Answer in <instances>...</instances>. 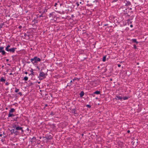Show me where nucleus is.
Wrapping results in <instances>:
<instances>
[{
  "label": "nucleus",
  "instance_id": "f257e3e1",
  "mask_svg": "<svg viewBox=\"0 0 148 148\" xmlns=\"http://www.w3.org/2000/svg\"><path fill=\"white\" fill-rule=\"evenodd\" d=\"M40 59L37 57H35L33 58L30 59L31 62L33 64H36L38 62H40Z\"/></svg>",
  "mask_w": 148,
  "mask_h": 148
},
{
  "label": "nucleus",
  "instance_id": "f03ea898",
  "mask_svg": "<svg viewBox=\"0 0 148 148\" xmlns=\"http://www.w3.org/2000/svg\"><path fill=\"white\" fill-rule=\"evenodd\" d=\"M47 75V74L43 72H40L38 77L40 79L42 80L45 78Z\"/></svg>",
  "mask_w": 148,
  "mask_h": 148
},
{
  "label": "nucleus",
  "instance_id": "7ed1b4c3",
  "mask_svg": "<svg viewBox=\"0 0 148 148\" xmlns=\"http://www.w3.org/2000/svg\"><path fill=\"white\" fill-rule=\"evenodd\" d=\"M4 48L3 47H0V53H1L2 55H5V51L3 50Z\"/></svg>",
  "mask_w": 148,
  "mask_h": 148
},
{
  "label": "nucleus",
  "instance_id": "20e7f679",
  "mask_svg": "<svg viewBox=\"0 0 148 148\" xmlns=\"http://www.w3.org/2000/svg\"><path fill=\"white\" fill-rule=\"evenodd\" d=\"M16 49V48H12L9 49L7 51H10V52H12V53H14L15 51V49Z\"/></svg>",
  "mask_w": 148,
  "mask_h": 148
},
{
  "label": "nucleus",
  "instance_id": "39448f33",
  "mask_svg": "<svg viewBox=\"0 0 148 148\" xmlns=\"http://www.w3.org/2000/svg\"><path fill=\"white\" fill-rule=\"evenodd\" d=\"M16 130H21L22 132H23V130L22 129V127L19 126H17L16 127Z\"/></svg>",
  "mask_w": 148,
  "mask_h": 148
},
{
  "label": "nucleus",
  "instance_id": "423d86ee",
  "mask_svg": "<svg viewBox=\"0 0 148 148\" xmlns=\"http://www.w3.org/2000/svg\"><path fill=\"white\" fill-rule=\"evenodd\" d=\"M122 98V97L121 96H119V95H116V98H115V99H121Z\"/></svg>",
  "mask_w": 148,
  "mask_h": 148
},
{
  "label": "nucleus",
  "instance_id": "0eeeda50",
  "mask_svg": "<svg viewBox=\"0 0 148 148\" xmlns=\"http://www.w3.org/2000/svg\"><path fill=\"white\" fill-rule=\"evenodd\" d=\"M15 111V109L13 108H12L9 110V113H12Z\"/></svg>",
  "mask_w": 148,
  "mask_h": 148
},
{
  "label": "nucleus",
  "instance_id": "6e6552de",
  "mask_svg": "<svg viewBox=\"0 0 148 148\" xmlns=\"http://www.w3.org/2000/svg\"><path fill=\"white\" fill-rule=\"evenodd\" d=\"M14 116V115L13 114H12V113H9V114H8V117H11L12 116Z\"/></svg>",
  "mask_w": 148,
  "mask_h": 148
},
{
  "label": "nucleus",
  "instance_id": "1a4fd4ad",
  "mask_svg": "<svg viewBox=\"0 0 148 148\" xmlns=\"http://www.w3.org/2000/svg\"><path fill=\"white\" fill-rule=\"evenodd\" d=\"M43 138H45L48 140H51L52 138L51 136H45V137H43Z\"/></svg>",
  "mask_w": 148,
  "mask_h": 148
},
{
  "label": "nucleus",
  "instance_id": "9d476101",
  "mask_svg": "<svg viewBox=\"0 0 148 148\" xmlns=\"http://www.w3.org/2000/svg\"><path fill=\"white\" fill-rule=\"evenodd\" d=\"M132 41L133 42H135L137 44L138 43V42L137 41L136 39H133L132 40Z\"/></svg>",
  "mask_w": 148,
  "mask_h": 148
},
{
  "label": "nucleus",
  "instance_id": "9b49d317",
  "mask_svg": "<svg viewBox=\"0 0 148 148\" xmlns=\"http://www.w3.org/2000/svg\"><path fill=\"white\" fill-rule=\"evenodd\" d=\"M16 131H15V130L14 129H12L10 130V132L11 133V134H12L13 133H15V132H16Z\"/></svg>",
  "mask_w": 148,
  "mask_h": 148
},
{
  "label": "nucleus",
  "instance_id": "f8f14e48",
  "mask_svg": "<svg viewBox=\"0 0 148 148\" xmlns=\"http://www.w3.org/2000/svg\"><path fill=\"white\" fill-rule=\"evenodd\" d=\"M84 95V93L83 91H81L79 94V95L80 97H82Z\"/></svg>",
  "mask_w": 148,
  "mask_h": 148
},
{
  "label": "nucleus",
  "instance_id": "ddd939ff",
  "mask_svg": "<svg viewBox=\"0 0 148 148\" xmlns=\"http://www.w3.org/2000/svg\"><path fill=\"white\" fill-rule=\"evenodd\" d=\"M0 81L1 82H5V79L3 77H1L0 79Z\"/></svg>",
  "mask_w": 148,
  "mask_h": 148
},
{
  "label": "nucleus",
  "instance_id": "4468645a",
  "mask_svg": "<svg viewBox=\"0 0 148 148\" xmlns=\"http://www.w3.org/2000/svg\"><path fill=\"white\" fill-rule=\"evenodd\" d=\"M10 45H8L5 48V50L7 51L9 49V48L10 47Z\"/></svg>",
  "mask_w": 148,
  "mask_h": 148
},
{
  "label": "nucleus",
  "instance_id": "2eb2a0df",
  "mask_svg": "<svg viewBox=\"0 0 148 148\" xmlns=\"http://www.w3.org/2000/svg\"><path fill=\"white\" fill-rule=\"evenodd\" d=\"M100 92L99 91H96L94 92V94H96L97 95L99 94H100Z\"/></svg>",
  "mask_w": 148,
  "mask_h": 148
},
{
  "label": "nucleus",
  "instance_id": "dca6fc26",
  "mask_svg": "<svg viewBox=\"0 0 148 148\" xmlns=\"http://www.w3.org/2000/svg\"><path fill=\"white\" fill-rule=\"evenodd\" d=\"M19 90V89L17 88H15V92H18Z\"/></svg>",
  "mask_w": 148,
  "mask_h": 148
},
{
  "label": "nucleus",
  "instance_id": "f3484780",
  "mask_svg": "<svg viewBox=\"0 0 148 148\" xmlns=\"http://www.w3.org/2000/svg\"><path fill=\"white\" fill-rule=\"evenodd\" d=\"M28 77H27V76H25L24 78V79L25 81H27L28 80Z\"/></svg>",
  "mask_w": 148,
  "mask_h": 148
},
{
  "label": "nucleus",
  "instance_id": "a211bd4d",
  "mask_svg": "<svg viewBox=\"0 0 148 148\" xmlns=\"http://www.w3.org/2000/svg\"><path fill=\"white\" fill-rule=\"evenodd\" d=\"M106 60V56H104L103 57L102 61L103 62H105V61Z\"/></svg>",
  "mask_w": 148,
  "mask_h": 148
},
{
  "label": "nucleus",
  "instance_id": "6ab92c4d",
  "mask_svg": "<svg viewBox=\"0 0 148 148\" xmlns=\"http://www.w3.org/2000/svg\"><path fill=\"white\" fill-rule=\"evenodd\" d=\"M123 98V100H127V99H128V97H124Z\"/></svg>",
  "mask_w": 148,
  "mask_h": 148
},
{
  "label": "nucleus",
  "instance_id": "aec40b11",
  "mask_svg": "<svg viewBox=\"0 0 148 148\" xmlns=\"http://www.w3.org/2000/svg\"><path fill=\"white\" fill-rule=\"evenodd\" d=\"M34 72H33V70L32 71V73L30 74V75H34Z\"/></svg>",
  "mask_w": 148,
  "mask_h": 148
},
{
  "label": "nucleus",
  "instance_id": "412c9836",
  "mask_svg": "<svg viewBox=\"0 0 148 148\" xmlns=\"http://www.w3.org/2000/svg\"><path fill=\"white\" fill-rule=\"evenodd\" d=\"M126 4L127 5H130L131 4V3L129 1H128Z\"/></svg>",
  "mask_w": 148,
  "mask_h": 148
},
{
  "label": "nucleus",
  "instance_id": "4be33fe9",
  "mask_svg": "<svg viewBox=\"0 0 148 148\" xmlns=\"http://www.w3.org/2000/svg\"><path fill=\"white\" fill-rule=\"evenodd\" d=\"M18 94L20 95V96H21L22 95V93L21 92H19Z\"/></svg>",
  "mask_w": 148,
  "mask_h": 148
},
{
  "label": "nucleus",
  "instance_id": "5701e85b",
  "mask_svg": "<svg viewBox=\"0 0 148 148\" xmlns=\"http://www.w3.org/2000/svg\"><path fill=\"white\" fill-rule=\"evenodd\" d=\"M134 49H136L137 47L135 45H134Z\"/></svg>",
  "mask_w": 148,
  "mask_h": 148
},
{
  "label": "nucleus",
  "instance_id": "b1692460",
  "mask_svg": "<svg viewBox=\"0 0 148 148\" xmlns=\"http://www.w3.org/2000/svg\"><path fill=\"white\" fill-rule=\"evenodd\" d=\"M86 106L89 108H90L91 107V106L89 105H86Z\"/></svg>",
  "mask_w": 148,
  "mask_h": 148
},
{
  "label": "nucleus",
  "instance_id": "393cba45",
  "mask_svg": "<svg viewBox=\"0 0 148 148\" xmlns=\"http://www.w3.org/2000/svg\"><path fill=\"white\" fill-rule=\"evenodd\" d=\"M76 4L77 6H78L79 5V4L78 2L76 3Z\"/></svg>",
  "mask_w": 148,
  "mask_h": 148
},
{
  "label": "nucleus",
  "instance_id": "a878e982",
  "mask_svg": "<svg viewBox=\"0 0 148 148\" xmlns=\"http://www.w3.org/2000/svg\"><path fill=\"white\" fill-rule=\"evenodd\" d=\"M117 1H118V0H114L112 1V2L113 3V2H115Z\"/></svg>",
  "mask_w": 148,
  "mask_h": 148
},
{
  "label": "nucleus",
  "instance_id": "bb28decb",
  "mask_svg": "<svg viewBox=\"0 0 148 148\" xmlns=\"http://www.w3.org/2000/svg\"><path fill=\"white\" fill-rule=\"evenodd\" d=\"M16 127H17L16 126V125H14V126H12V127H13V128H15V129H16Z\"/></svg>",
  "mask_w": 148,
  "mask_h": 148
},
{
  "label": "nucleus",
  "instance_id": "cd10ccee",
  "mask_svg": "<svg viewBox=\"0 0 148 148\" xmlns=\"http://www.w3.org/2000/svg\"><path fill=\"white\" fill-rule=\"evenodd\" d=\"M72 82V81L71 80V81H70V83L69 86H71L72 85V84H71V83Z\"/></svg>",
  "mask_w": 148,
  "mask_h": 148
},
{
  "label": "nucleus",
  "instance_id": "c85d7f7f",
  "mask_svg": "<svg viewBox=\"0 0 148 148\" xmlns=\"http://www.w3.org/2000/svg\"><path fill=\"white\" fill-rule=\"evenodd\" d=\"M57 5V3H55V5H54V6H55V7L56 6V5Z\"/></svg>",
  "mask_w": 148,
  "mask_h": 148
},
{
  "label": "nucleus",
  "instance_id": "c756f323",
  "mask_svg": "<svg viewBox=\"0 0 148 148\" xmlns=\"http://www.w3.org/2000/svg\"><path fill=\"white\" fill-rule=\"evenodd\" d=\"M19 28V29H21V28H22V26L20 25V26H19V27H18Z\"/></svg>",
  "mask_w": 148,
  "mask_h": 148
},
{
  "label": "nucleus",
  "instance_id": "7c9ffc66",
  "mask_svg": "<svg viewBox=\"0 0 148 148\" xmlns=\"http://www.w3.org/2000/svg\"><path fill=\"white\" fill-rule=\"evenodd\" d=\"M118 67H120L121 66V65L120 64H119L118 65Z\"/></svg>",
  "mask_w": 148,
  "mask_h": 148
},
{
  "label": "nucleus",
  "instance_id": "2f4dec72",
  "mask_svg": "<svg viewBox=\"0 0 148 148\" xmlns=\"http://www.w3.org/2000/svg\"><path fill=\"white\" fill-rule=\"evenodd\" d=\"M9 74L10 75H13V74L12 73H10Z\"/></svg>",
  "mask_w": 148,
  "mask_h": 148
},
{
  "label": "nucleus",
  "instance_id": "473e14b6",
  "mask_svg": "<svg viewBox=\"0 0 148 148\" xmlns=\"http://www.w3.org/2000/svg\"><path fill=\"white\" fill-rule=\"evenodd\" d=\"M25 73L26 74H27V72L26 71L25 72Z\"/></svg>",
  "mask_w": 148,
  "mask_h": 148
},
{
  "label": "nucleus",
  "instance_id": "72a5a7b5",
  "mask_svg": "<svg viewBox=\"0 0 148 148\" xmlns=\"http://www.w3.org/2000/svg\"><path fill=\"white\" fill-rule=\"evenodd\" d=\"M130 27H133V25H130Z\"/></svg>",
  "mask_w": 148,
  "mask_h": 148
},
{
  "label": "nucleus",
  "instance_id": "f704fd0d",
  "mask_svg": "<svg viewBox=\"0 0 148 148\" xmlns=\"http://www.w3.org/2000/svg\"><path fill=\"white\" fill-rule=\"evenodd\" d=\"M8 84H8V82H7V83H6L5 84H6V85H8Z\"/></svg>",
  "mask_w": 148,
  "mask_h": 148
},
{
  "label": "nucleus",
  "instance_id": "c9c22d12",
  "mask_svg": "<svg viewBox=\"0 0 148 148\" xmlns=\"http://www.w3.org/2000/svg\"><path fill=\"white\" fill-rule=\"evenodd\" d=\"M76 80V79H73V81H74L75 80Z\"/></svg>",
  "mask_w": 148,
  "mask_h": 148
},
{
  "label": "nucleus",
  "instance_id": "e433bc0d",
  "mask_svg": "<svg viewBox=\"0 0 148 148\" xmlns=\"http://www.w3.org/2000/svg\"><path fill=\"white\" fill-rule=\"evenodd\" d=\"M127 133H129L130 132V131L129 130H128L127 131Z\"/></svg>",
  "mask_w": 148,
  "mask_h": 148
},
{
  "label": "nucleus",
  "instance_id": "4c0bfd02",
  "mask_svg": "<svg viewBox=\"0 0 148 148\" xmlns=\"http://www.w3.org/2000/svg\"><path fill=\"white\" fill-rule=\"evenodd\" d=\"M2 134H0V137L2 136Z\"/></svg>",
  "mask_w": 148,
  "mask_h": 148
},
{
  "label": "nucleus",
  "instance_id": "58836bf2",
  "mask_svg": "<svg viewBox=\"0 0 148 148\" xmlns=\"http://www.w3.org/2000/svg\"><path fill=\"white\" fill-rule=\"evenodd\" d=\"M108 25V24H105L104 25L105 26H106Z\"/></svg>",
  "mask_w": 148,
  "mask_h": 148
},
{
  "label": "nucleus",
  "instance_id": "ea45409f",
  "mask_svg": "<svg viewBox=\"0 0 148 148\" xmlns=\"http://www.w3.org/2000/svg\"><path fill=\"white\" fill-rule=\"evenodd\" d=\"M47 106V104H45V107H46V106Z\"/></svg>",
  "mask_w": 148,
  "mask_h": 148
},
{
  "label": "nucleus",
  "instance_id": "a19ab883",
  "mask_svg": "<svg viewBox=\"0 0 148 148\" xmlns=\"http://www.w3.org/2000/svg\"><path fill=\"white\" fill-rule=\"evenodd\" d=\"M1 27H2L0 25V29L1 28Z\"/></svg>",
  "mask_w": 148,
  "mask_h": 148
},
{
  "label": "nucleus",
  "instance_id": "79ce46f5",
  "mask_svg": "<svg viewBox=\"0 0 148 148\" xmlns=\"http://www.w3.org/2000/svg\"><path fill=\"white\" fill-rule=\"evenodd\" d=\"M110 80L111 81H112V79H110Z\"/></svg>",
  "mask_w": 148,
  "mask_h": 148
},
{
  "label": "nucleus",
  "instance_id": "37998d69",
  "mask_svg": "<svg viewBox=\"0 0 148 148\" xmlns=\"http://www.w3.org/2000/svg\"><path fill=\"white\" fill-rule=\"evenodd\" d=\"M34 138L35 139V138L34 137H33V139H34Z\"/></svg>",
  "mask_w": 148,
  "mask_h": 148
},
{
  "label": "nucleus",
  "instance_id": "c03bdc74",
  "mask_svg": "<svg viewBox=\"0 0 148 148\" xmlns=\"http://www.w3.org/2000/svg\"><path fill=\"white\" fill-rule=\"evenodd\" d=\"M38 84H40V82H38Z\"/></svg>",
  "mask_w": 148,
  "mask_h": 148
},
{
  "label": "nucleus",
  "instance_id": "a18cd8bd",
  "mask_svg": "<svg viewBox=\"0 0 148 148\" xmlns=\"http://www.w3.org/2000/svg\"><path fill=\"white\" fill-rule=\"evenodd\" d=\"M83 135H84V134H82V136H83Z\"/></svg>",
  "mask_w": 148,
  "mask_h": 148
},
{
  "label": "nucleus",
  "instance_id": "49530a36",
  "mask_svg": "<svg viewBox=\"0 0 148 148\" xmlns=\"http://www.w3.org/2000/svg\"><path fill=\"white\" fill-rule=\"evenodd\" d=\"M80 3L81 4V3H82V2H80Z\"/></svg>",
  "mask_w": 148,
  "mask_h": 148
},
{
  "label": "nucleus",
  "instance_id": "de8ad7c7",
  "mask_svg": "<svg viewBox=\"0 0 148 148\" xmlns=\"http://www.w3.org/2000/svg\"><path fill=\"white\" fill-rule=\"evenodd\" d=\"M6 60L7 61H8V59H7Z\"/></svg>",
  "mask_w": 148,
  "mask_h": 148
},
{
  "label": "nucleus",
  "instance_id": "09e8293b",
  "mask_svg": "<svg viewBox=\"0 0 148 148\" xmlns=\"http://www.w3.org/2000/svg\"><path fill=\"white\" fill-rule=\"evenodd\" d=\"M101 25V24H99V25Z\"/></svg>",
  "mask_w": 148,
  "mask_h": 148
},
{
  "label": "nucleus",
  "instance_id": "8fccbe9b",
  "mask_svg": "<svg viewBox=\"0 0 148 148\" xmlns=\"http://www.w3.org/2000/svg\"><path fill=\"white\" fill-rule=\"evenodd\" d=\"M101 25V24H99V25Z\"/></svg>",
  "mask_w": 148,
  "mask_h": 148
},
{
  "label": "nucleus",
  "instance_id": "3c124183",
  "mask_svg": "<svg viewBox=\"0 0 148 148\" xmlns=\"http://www.w3.org/2000/svg\"><path fill=\"white\" fill-rule=\"evenodd\" d=\"M101 25V24H99V25Z\"/></svg>",
  "mask_w": 148,
  "mask_h": 148
}]
</instances>
